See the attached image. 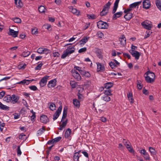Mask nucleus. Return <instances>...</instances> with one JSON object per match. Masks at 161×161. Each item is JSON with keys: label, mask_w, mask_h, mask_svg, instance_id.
Listing matches in <instances>:
<instances>
[{"label": "nucleus", "mask_w": 161, "mask_h": 161, "mask_svg": "<svg viewBox=\"0 0 161 161\" xmlns=\"http://www.w3.org/2000/svg\"><path fill=\"white\" fill-rule=\"evenodd\" d=\"M75 46H73L72 47H71V46H69L68 47L67 49H68L69 50V51H71V50L74 49V52L75 51Z\"/></svg>", "instance_id": "0e129e2a"}, {"label": "nucleus", "mask_w": 161, "mask_h": 161, "mask_svg": "<svg viewBox=\"0 0 161 161\" xmlns=\"http://www.w3.org/2000/svg\"><path fill=\"white\" fill-rule=\"evenodd\" d=\"M95 52L97 56L99 58H101L102 57V55L101 54V51L100 49H96Z\"/></svg>", "instance_id": "7c9ffc66"}, {"label": "nucleus", "mask_w": 161, "mask_h": 161, "mask_svg": "<svg viewBox=\"0 0 161 161\" xmlns=\"http://www.w3.org/2000/svg\"><path fill=\"white\" fill-rule=\"evenodd\" d=\"M144 75H149L150 76V77L152 78H153L154 79H155V75L153 72H152L149 70L147 71L146 73H145Z\"/></svg>", "instance_id": "5701e85b"}, {"label": "nucleus", "mask_w": 161, "mask_h": 161, "mask_svg": "<svg viewBox=\"0 0 161 161\" xmlns=\"http://www.w3.org/2000/svg\"><path fill=\"white\" fill-rule=\"evenodd\" d=\"M73 103L75 107L79 108L80 106V102L76 99H74L73 100Z\"/></svg>", "instance_id": "412c9836"}, {"label": "nucleus", "mask_w": 161, "mask_h": 161, "mask_svg": "<svg viewBox=\"0 0 161 161\" xmlns=\"http://www.w3.org/2000/svg\"><path fill=\"white\" fill-rule=\"evenodd\" d=\"M0 109L5 110H9V107L7 106L4 105L0 102Z\"/></svg>", "instance_id": "bb28decb"}, {"label": "nucleus", "mask_w": 161, "mask_h": 161, "mask_svg": "<svg viewBox=\"0 0 161 161\" xmlns=\"http://www.w3.org/2000/svg\"><path fill=\"white\" fill-rule=\"evenodd\" d=\"M102 99L107 102H109L110 100V98L108 96H106L102 97Z\"/></svg>", "instance_id": "de8ad7c7"}, {"label": "nucleus", "mask_w": 161, "mask_h": 161, "mask_svg": "<svg viewBox=\"0 0 161 161\" xmlns=\"http://www.w3.org/2000/svg\"><path fill=\"white\" fill-rule=\"evenodd\" d=\"M97 36L100 38H101L103 36V34L100 31L97 32Z\"/></svg>", "instance_id": "864d4df0"}, {"label": "nucleus", "mask_w": 161, "mask_h": 161, "mask_svg": "<svg viewBox=\"0 0 161 161\" xmlns=\"http://www.w3.org/2000/svg\"><path fill=\"white\" fill-rule=\"evenodd\" d=\"M150 152L152 155H155L156 154V152L155 149L152 147H150L149 148Z\"/></svg>", "instance_id": "e433bc0d"}, {"label": "nucleus", "mask_w": 161, "mask_h": 161, "mask_svg": "<svg viewBox=\"0 0 161 161\" xmlns=\"http://www.w3.org/2000/svg\"><path fill=\"white\" fill-rule=\"evenodd\" d=\"M40 120L42 123L46 124L49 121V120L46 115H43L40 116Z\"/></svg>", "instance_id": "9b49d317"}, {"label": "nucleus", "mask_w": 161, "mask_h": 161, "mask_svg": "<svg viewBox=\"0 0 161 161\" xmlns=\"http://www.w3.org/2000/svg\"><path fill=\"white\" fill-rule=\"evenodd\" d=\"M71 72L72 75L77 80L79 81L81 80V77L80 74L77 71L75 70H72Z\"/></svg>", "instance_id": "20e7f679"}, {"label": "nucleus", "mask_w": 161, "mask_h": 161, "mask_svg": "<svg viewBox=\"0 0 161 161\" xmlns=\"http://www.w3.org/2000/svg\"><path fill=\"white\" fill-rule=\"evenodd\" d=\"M62 122V124L60 125L59 127L58 128V129L61 130H63V129L66 126L68 122V119H66L64 121L63 120Z\"/></svg>", "instance_id": "a211bd4d"}, {"label": "nucleus", "mask_w": 161, "mask_h": 161, "mask_svg": "<svg viewBox=\"0 0 161 161\" xmlns=\"http://www.w3.org/2000/svg\"><path fill=\"white\" fill-rule=\"evenodd\" d=\"M46 10V9L43 6L41 5L38 7V10L40 13H44Z\"/></svg>", "instance_id": "2f4dec72"}, {"label": "nucleus", "mask_w": 161, "mask_h": 161, "mask_svg": "<svg viewBox=\"0 0 161 161\" xmlns=\"http://www.w3.org/2000/svg\"><path fill=\"white\" fill-rule=\"evenodd\" d=\"M27 139L26 136L23 133H21V140H23V142Z\"/></svg>", "instance_id": "8fccbe9b"}, {"label": "nucleus", "mask_w": 161, "mask_h": 161, "mask_svg": "<svg viewBox=\"0 0 161 161\" xmlns=\"http://www.w3.org/2000/svg\"><path fill=\"white\" fill-rule=\"evenodd\" d=\"M30 84V81L28 80H24L22 81H21V84L24 85H28Z\"/></svg>", "instance_id": "ea45409f"}, {"label": "nucleus", "mask_w": 161, "mask_h": 161, "mask_svg": "<svg viewBox=\"0 0 161 161\" xmlns=\"http://www.w3.org/2000/svg\"><path fill=\"white\" fill-rule=\"evenodd\" d=\"M141 155L143 156L144 159L146 160H149L150 157L148 153H147L145 149L141 150L140 151Z\"/></svg>", "instance_id": "423d86ee"}, {"label": "nucleus", "mask_w": 161, "mask_h": 161, "mask_svg": "<svg viewBox=\"0 0 161 161\" xmlns=\"http://www.w3.org/2000/svg\"><path fill=\"white\" fill-rule=\"evenodd\" d=\"M45 130V127L42 126V128L40 129L39 130H38L37 131V134L38 135H41L42 134L44 131H43Z\"/></svg>", "instance_id": "58836bf2"}, {"label": "nucleus", "mask_w": 161, "mask_h": 161, "mask_svg": "<svg viewBox=\"0 0 161 161\" xmlns=\"http://www.w3.org/2000/svg\"><path fill=\"white\" fill-rule=\"evenodd\" d=\"M88 40V38L85 37L79 42V43L80 45L84 44L87 42Z\"/></svg>", "instance_id": "cd10ccee"}, {"label": "nucleus", "mask_w": 161, "mask_h": 161, "mask_svg": "<svg viewBox=\"0 0 161 161\" xmlns=\"http://www.w3.org/2000/svg\"><path fill=\"white\" fill-rule=\"evenodd\" d=\"M56 81L55 79L50 81L48 84L47 86L49 88L54 87L56 85Z\"/></svg>", "instance_id": "4468645a"}, {"label": "nucleus", "mask_w": 161, "mask_h": 161, "mask_svg": "<svg viewBox=\"0 0 161 161\" xmlns=\"http://www.w3.org/2000/svg\"><path fill=\"white\" fill-rule=\"evenodd\" d=\"M146 81L147 83H152L153 82L155 79L153 78L150 77V76L149 75H146L144 76Z\"/></svg>", "instance_id": "dca6fc26"}, {"label": "nucleus", "mask_w": 161, "mask_h": 161, "mask_svg": "<svg viewBox=\"0 0 161 161\" xmlns=\"http://www.w3.org/2000/svg\"><path fill=\"white\" fill-rule=\"evenodd\" d=\"M127 97L129 100H130V102L131 103H133L134 102V100L133 98V96L132 94L129 92V93L127 94Z\"/></svg>", "instance_id": "72a5a7b5"}, {"label": "nucleus", "mask_w": 161, "mask_h": 161, "mask_svg": "<svg viewBox=\"0 0 161 161\" xmlns=\"http://www.w3.org/2000/svg\"><path fill=\"white\" fill-rule=\"evenodd\" d=\"M44 48L42 47H40L37 50V52L39 54H42Z\"/></svg>", "instance_id": "4d7b16f0"}, {"label": "nucleus", "mask_w": 161, "mask_h": 161, "mask_svg": "<svg viewBox=\"0 0 161 161\" xmlns=\"http://www.w3.org/2000/svg\"><path fill=\"white\" fill-rule=\"evenodd\" d=\"M109 64L110 67L112 69H114L116 67H117V65H115V64L112 62H109Z\"/></svg>", "instance_id": "49530a36"}, {"label": "nucleus", "mask_w": 161, "mask_h": 161, "mask_svg": "<svg viewBox=\"0 0 161 161\" xmlns=\"http://www.w3.org/2000/svg\"><path fill=\"white\" fill-rule=\"evenodd\" d=\"M31 33L32 34H35L37 33V30L36 29H32L31 30Z\"/></svg>", "instance_id": "774afa93"}, {"label": "nucleus", "mask_w": 161, "mask_h": 161, "mask_svg": "<svg viewBox=\"0 0 161 161\" xmlns=\"http://www.w3.org/2000/svg\"><path fill=\"white\" fill-rule=\"evenodd\" d=\"M28 109L27 107L22 108L21 110V114H22L23 117H27L28 114L27 113L26 110Z\"/></svg>", "instance_id": "2eb2a0df"}, {"label": "nucleus", "mask_w": 161, "mask_h": 161, "mask_svg": "<svg viewBox=\"0 0 161 161\" xmlns=\"http://www.w3.org/2000/svg\"><path fill=\"white\" fill-rule=\"evenodd\" d=\"M113 85L114 84L112 82H107L104 84V88L108 89H109L113 86Z\"/></svg>", "instance_id": "a878e982"}, {"label": "nucleus", "mask_w": 161, "mask_h": 161, "mask_svg": "<svg viewBox=\"0 0 161 161\" xmlns=\"http://www.w3.org/2000/svg\"><path fill=\"white\" fill-rule=\"evenodd\" d=\"M12 20L14 21V22L16 23H20V19L15 17L13 18Z\"/></svg>", "instance_id": "6e6d98bb"}, {"label": "nucleus", "mask_w": 161, "mask_h": 161, "mask_svg": "<svg viewBox=\"0 0 161 161\" xmlns=\"http://www.w3.org/2000/svg\"><path fill=\"white\" fill-rule=\"evenodd\" d=\"M87 16L89 19H94L96 18V16L94 14H92L91 15L87 14Z\"/></svg>", "instance_id": "5fc2aeb1"}, {"label": "nucleus", "mask_w": 161, "mask_h": 161, "mask_svg": "<svg viewBox=\"0 0 161 161\" xmlns=\"http://www.w3.org/2000/svg\"><path fill=\"white\" fill-rule=\"evenodd\" d=\"M3 100L7 102H9L11 101V96L9 95H8L3 98Z\"/></svg>", "instance_id": "c9c22d12"}, {"label": "nucleus", "mask_w": 161, "mask_h": 161, "mask_svg": "<svg viewBox=\"0 0 161 161\" xmlns=\"http://www.w3.org/2000/svg\"><path fill=\"white\" fill-rule=\"evenodd\" d=\"M97 25L98 28L101 29H107L108 27V25L107 23L102 20L99 21Z\"/></svg>", "instance_id": "f257e3e1"}, {"label": "nucleus", "mask_w": 161, "mask_h": 161, "mask_svg": "<svg viewBox=\"0 0 161 161\" xmlns=\"http://www.w3.org/2000/svg\"><path fill=\"white\" fill-rule=\"evenodd\" d=\"M70 84L72 88H75L76 87V83L74 81H71Z\"/></svg>", "instance_id": "bf43d9fd"}, {"label": "nucleus", "mask_w": 161, "mask_h": 161, "mask_svg": "<svg viewBox=\"0 0 161 161\" xmlns=\"http://www.w3.org/2000/svg\"><path fill=\"white\" fill-rule=\"evenodd\" d=\"M111 4V2H108L103 6V8H104L105 9H108V10Z\"/></svg>", "instance_id": "a19ab883"}, {"label": "nucleus", "mask_w": 161, "mask_h": 161, "mask_svg": "<svg viewBox=\"0 0 161 161\" xmlns=\"http://www.w3.org/2000/svg\"><path fill=\"white\" fill-rule=\"evenodd\" d=\"M111 90L109 89L108 90H105L104 93L106 96H110L112 95V94L111 93Z\"/></svg>", "instance_id": "a18cd8bd"}, {"label": "nucleus", "mask_w": 161, "mask_h": 161, "mask_svg": "<svg viewBox=\"0 0 161 161\" xmlns=\"http://www.w3.org/2000/svg\"><path fill=\"white\" fill-rule=\"evenodd\" d=\"M71 132V130L70 128L67 129L65 133V137L67 138H68L70 136Z\"/></svg>", "instance_id": "393cba45"}, {"label": "nucleus", "mask_w": 161, "mask_h": 161, "mask_svg": "<svg viewBox=\"0 0 161 161\" xmlns=\"http://www.w3.org/2000/svg\"><path fill=\"white\" fill-rule=\"evenodd\" d=\"M14 115V119H16L19 118L20 115L17 113H15L13 114Z\"/></svg>", "instance_id": "e2e57ef3"}, {"label": "nucleus", "mask_w": 161, "mask_h": 161, "mask_svg": "<svg viewBox=\"0 0 161 161\" xmlns=\"http://www.w3.org/2000/svg\"><path fill=\"white\" fill-rule=\"evenodd\" d=\"M29 88L31 90L35 91L37 90V87L35 86H29Z\"/></svg>", "instance_id": "680f3d73"}, {"label": "nucleus", "mask_w": 161, "mask_h": 161, "mask_svg": "<svg viewBox=\"0 0 161 161\" xmlns=\"http://www.w3.org/2000/svg\"><path fill=\"white\" fill-rule=\"evenodd\" d=\"M133 14L131 13H128L124 16V18L127 20H130L132 17Z\"/></svg>", "instance_id": "b1692460"}, {"label": "nucleus", "mask_w": 161, "mask_h": 161, "mask_svg": "<svg viewBox=\"0 0 161 161\" xmlns=\"http://www.w3.org/2000/svg\"><path fill=\"white\" fill-rule=\"evenodd\" d=\"M30 52L29 51H27L26 52L24 51L21 55L22 56L25 57L29 56L30 54Z\"/></svg>", "instance_id": "79ce46f5"}, {"label": "nucleus", "mask_w": 161, "mask_h": 161, "mask_svg": "<svg viewBox=\"0 0 161 161\" xmlns=\"http://www.w3.org/2000/svg\"><path fill=\"white\" fill-rule=\"evenodd\" d=\"M108 9H105L103 8L102 11L100 13V15L101 16H103L106 15L108 12Z\"/></svg>", "instance_id": "473e14b6"}, {"label": "nucleus", "mask_w": 161, "mask_h": 161, "mask_svg": "<svg viewBox=\"0 0 161 161\" xmlns=\"http://www.w3.org/2000/svg\"><path fill=\"white\" fill-rule=\"evenodd\" d=\"M119 40L121 45H124L126 44V39L124 35L122 36V37L119 38Z\"/></svg>", "instance_id": "aec40b11"}, {"label": "nucleus", "mask_w": 161, "mask_h": 161, "mask_svg": "<svg viewBox=\"0 0 161 161\" xmlns=\"http://www.w3.org/2000/svg\"><path fill=\"white\" fill-rule=\"evenodd\" d=\"M49 108L52 111H53L56 109V106L55 104L53 103H50L49 106Z\"/></svg>", "instance_id": "4c0bfd02"}, {"label": "nucleus", "mask_w": 161, "mask_h": 161, "mask_svg": "<svg viewBox=\"0 0 161 161\" xmlns=\"http://www.w3.org/2000/svg\"><path fill=\"white\" fill-rule=\"evenodd\" d=\"M87 49L86 47H84L83 48H81L78 51V52L79 53H82L86 51Z\"/></svg>", "instance_id": "052dcab7"}, {"label": "nucleus", "mask_w": 161, "mask_h": 161, "mask_svg": "<svg viewBox=\"0 0 161 161\" xmlns=\"http://www.w3.org/2000/svg\"><path fill=\"white\" fill-rule=\"evenodd\" d=\"M49 77V76L45 75L41 79L39 84L41 87H43L46 85Z\"/></svg>", "instance_id": "39448f33"}, {"label": "nucleus", "mask_w": 161, "mask_h": 161, "mask_svg": "<svg viewBox=\"0 0 161 161\" xmlns=\"http://www.w3.org/2000/svg\"><path fill=\"white\" fill-rule=\"evenodd\" d=\"M62 108V106H60L53 115V119L54 120H55L58 118L61 113Z\"/></svg>", "instance_id": "f03ea898"}, {"label": "nucleus", "mask_w": 161, "mask_h": 161, "mask_svg": "<svg viewBox=\"0 0 161 161\" xmlns=\"http://www.w3.org/2000/svg\"><path fill=\"white\" fill-rule=\"evenodd\" d=\"M51 26L50 25L47 24H44L43 26V28H44L48 30H50V29L51 28Z\"/></svg>", "instance_id": "09e8293b"}, {"label": "nucleus", "mask_w": 161, "mask_h": 161, "mask_svg": "<svg viewBox=\"0 0 161 161\" xmlns=\"http://www.w3.org/2000/svg\"><path fill=\"white\" fill-rule=\"evenodd\" d=\"M97 72H102L105 70V68L103 65H102L100 63H97Z\"/></svg>", "instance_id": "6e6552de"}, {"label": "nucleus", "mask_w": 161, "mask_h": 161, "mask_svg": "<svg viewBox=\"0 0 161 161\" xmlns=\"http://www.w3.org/2000/svg\"><path fill=\"white\" fill-rule=\"evenodd\" d=\"M62 137L59 136L53 139L54 143H56L59 141L61 139Z\"/></svg>", "instance_id": "3c124183"}, {"label": "nucleus", "mask_w": 161, "mask_h": 161, "mask_svg": "<svg viewBox=\"0 0 161 161\" xmlns=\"http://www.w3.org/2000/svg\"><path fill=\"white\" fill-rule=\"evenodd\" d=\"M155 3L157 8L161 11V0H156Z\"/></svg>", "instance_id": "c85d7f7f"}, {"label": "nucleus", "mask_w": 161, "mask_h": 161, "mask_svg": "<svg viewBox=\"0 0 161 161\" xmlns=\"http://www.w3.org/2000/svg\"><path fill=\"white\" fill-rule=\"evenodd\" d=\"M50 52V50L47 48H44L43 52L42 54H47L49 53Z\"/></svg>", "instance_id": "13d9d810"}, {"label": "nucleus", "mask_w": 161, "mask_h": 161, "mask_svg": "<svg viewBox=\"0 0 161 161\" xmlns=\"http://www.w3.org/2000/svg\"><path fill=\"white\" fill-rule=\"evenodd\" d=\"M43 63H41L37 64L35 68V70H40L41 69V67L43 65Z\"/></svg>", "instance_id": "603ef678"}, {"label": "nucleus", "mask_w": 161, "mask_h": 161, "mask_svg": "<svg viewBox=\"0 0 161 161\" xmlns=\"http://www.w3.org/2000/svg\"><path fill=\"white\" fill-rule=\"evenodd\" d=\"M69 11L72 13L77 15H79L80 14V11L79 10H77L76 9L74 8L73 7L71 6L69 7Z\"/></svg>", "instance_id": "9d476101"}, {"label": "nucleus", "mask_w": 161, "mask_h": 161, "mask_svg": "<svg viewBox=\"0 0 161 161\" xmlns=\"http://www.w3.org/2000/svg\"><path fill=\"white\" fill-rule=\"evenodd\" d=\"M123 55L124 56H126L128 59H130L131 56L129 54L126 53H123Z\"/></svg>", "instance_id": "338daca9"}, {"label": "nucleus", "mask_w": 161, "mask_h": 161, "mask_svg": "<svg viewBox=\"0 0 161 161\" xmlns=\"http://www.w3.org/2000/svg\"><path fill=\"white\" fill-rule=\"evenodd\" d=\"M136 82H137V87L138 88L139 90H141L142 87V85H141V81L137 80Z\"/></svg>", "instance_id": "37998d69"}, {"label": "nucleus", "mask_w": 161, "mask_h": 161, "mask_svg": "<svg viewBox=\"0 0 161 161\" xmlns=\"http://www.w3.org/2000/svg\"><path fill=\"white\" fill-rule=\"evenodd\" d=\"M123 14V12L120 11L117 12L114 14L113 16V20L116 19L117 18L120 17Z\"/></svg>", "instance_id": "6ab92c4d"}, {"label": "nucleus", "mask_w": 161, "mask_h": 161, "mask_svg": "<svg viewBox=\"0 0 161 161\" xmlns=\"http://www.w3.org/2000/svg\"><path fill=\"white\" fill-rule=\"evenodd\" d=\"M150 1L149 0H145L143 2V8L147 9L150 8Z\"/></svg>", "instance_id": "1a4fd4ad"}, {"label": "nucleus", "mask_w": 161, "mask_h": 161, "mask_svg": "<svg viewBox=\"0 0 161 161\" xmlns=\"http://www.w3.org/2000/svg\"><path fill=\"white\" fill-rule=\"evenodd\" d=\"M135 53V54L133 55L132 56L135 57V59L138 60L139 59V57L140 56V53L138 51H136Z\"/></svg>", "instance_id": "f704fd0d"}, {"label": "nucleus", "mask_w": 161, "mask_h": 161, "mask_svg": "<svg viewBox=\"0 0 161 161\" xmlns=\"http://www.w3.org/2000/svg\"><path fill=\"white\" fill-rule=\"evenodd\" d=\"M19 98V97L16 95H15L14 94L11 96V101L10 102L13 103H16Z\"/></svg>", "instance_id": "f8f14e48"}, {"label": "nucleus", "mask_w": 161, "mask_h": 161, "mask_svg": "<svg viewBox=\"0 0 161 161\" xmlns=\"http://www.w3.org/2000/svg\"><path fill=\"white\" fill-rule=\"evenodd\" d=\"M74 50L72 49L71 51H69L68 49H66V50L64 51L63 54L61 56L62 58H64L66 57L69 56V55L74 53Z\"/></svg>", "instance_id": "7ed1b4c3"}, {"label": "nucleus", "mask_w": 161, "mask_h": 161, "mask_svg": "<svg viewBox=\"0 0 161 161\" xmlns=\"http://www.w3.org/2000/svg\"><path fill=\"white\" fill-rule=\"evenodd\" d=\"M80 156L78 153H75L73 156V159L74 161H79V160Z\"/></svg>", "instance_id": "c756f323"}, {"label": "nucleus", "mask_w": 161, "mask_h": 161, "mask_svg": "<svg viewBox=\"0 0 161 161\" xmlns=\"http://www.w3.org/2000/svg\"><path fill=\"white\" fill-rule=\"evenodd\" d=\"M67 107H65L64 108L63 112V114L61 120V122H62L64 120V119L66 118L67 117Z\"/></svg>", "instance_id": "f3484780"}, {"label": "nucleus", "mask_w": 161, "mask_h": 161, "mask_svg": "<svg viewBox=\"0 0 161 161\" xmlns=\"http://www.w3.org/2000/svg\"><path fill=\"white\" fill-rule=\"evenodd\" d=\"M141 3L142 1L135 2L134 3L130 4L129 5V7L130 8H135L137 6L138 7V6L140 4H141Z\"/></svg>", "instance_id": "4be33fe9"}, {"label": "nucleus", "mask_w": 161, "mask_h": 161, "mask_svg": "<svg viewBox=\"0 0 161 161\" xmlns=\"http://www.w3.org/2000/svg\"><path fill=\"white\" fill-rule=\"evenodd\" d=\"M15 4L17 8H20V0H14Z\"/></svg>", "instance_id": "c03bdc74"}, {"label": "nucleus", "mask_w": 161, "mask_h": 161, "mask_svg": "<svg viewBox=\"0 0 161 161\" xmlns=\"http://www.w3.org/2000/svg\"><path fill=\"white\" fill-rule=\"evenodd\" d=\"M78 98L79 100H80V101L82 100V97H83L82 95L80 94L79 93H78L77 94Z\"/></svg>", "instance_id": "69168bd1"}, {"label": "nucleus", "mask_w": 161, "mask_h": 161, "mask_svg": "<svg viewBox=\"0 0 161 161\" xmlns=\"http://www.w3.org/2000/svg\"><path fill=\"white\" fill-rule=\"evenodd\" d=\"M142 26L145 29L148 30H150L152 27V25L151 24H148L147 22H143L141 23Z\"/></svg>", "instance_id": "ddd939ff"}, {"label": "nucleus", "mask_w": 161, "mask_h": 161, "mask_svg": "<svg viewBox=\"0 0 161 161\" xmlns=\"http://www.w3.org/2000/svg\"><path fill=\"white\" fill-rule=\"evenodd\" d=\"M19 32L14 31V30L9 28V31L8 34L9 35L13 36V37H15L18 36Z\"/></svg>", "instance_id": "0eeeda50"}]
</instances>
